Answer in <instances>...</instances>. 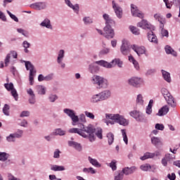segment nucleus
<instances>
[{"label":"nucleus","mask_w":180,"mask_h":180,"mask_svg":"<svg viewBox=\"0 0 180 180\" xmlns=\"http://www.w3.org/2000/svg\"><path fill=\"white\" fill-rule=\"evenodd\" d=\"M79 131L82 134H86V138L90 141V143H94L96 140V136H95V132L96 131V128L92 124H89L87 127H85L84 124L79 123L77 124Z\"/></svg>","instance_id":"nucleus-1"},{"label":"nucleus","mask_w":180,"mask_h":180,"mask_svg":"<svg viewBox=\"0 0 180 180\" xmlns=\"http://www.w3.org/2000/svg\"><path fill=\"white\" fill-rule=\"evenodd\" d=\"M106 119H110L107 121V124H115V123H119L121 126H129V120H126L123 115L119 114H105Z\"/></svg>","instance_id":"nucleus-2"},{"label":"nucleus","mask_w":180,"mask_h":180,"mask_svg":"<svg viewBox=\"0 0 180 180\" xmlns=\"http://www.w3.org/2000/svg\"><path fill=\"white\" fill-rule=\"evenodd\" d=\"M104 67L105 68H112L113 65L105 60L96 61L89 65V71L91 74H98L99 72V66Z\"/></svg>","instance_id":"nucleus-3"},{"label":"nucleus","mask_w":180,"mask_h":180,"mask_svg":"<svg viewBox=\"0 0 180 180\" xmlns=\"http://www.w3.org/2000/svg\"><path fill=\"white\" fill-rule=\"evenodd\" d=\"M91 82L94 85H97V89L108 88V80L103 77L94 75L92 77Z\"/></svg>","instance_id":"nucleus-4"},{"label":"nucleus","mask_w":180,"mask_h":180,"mask_svg":"<svg viewBox=\"0 0 180 180\" xmlns=\"http://www.w3.org/2000/svg\"><path fill=\"white\" fill-rule=\"evenodd\" d=\"M161 94H162V96H164V98H165L166 102L168 103V105H170V106H172V108H175V106H176V104L175 103V101L174 100V97L172 96L171 93H169L168 89H167L165 88H162L161 89Z\"/></svg>","instance_id":"nucleus-5"},{"label":"nucleus","mask_w":180,"mask_h":180,"mask_svg":"<svg viewBox=\"0 0 180 180\" xmlns=\"http://www.w3.org/2000/svg\"><path fill=\"white\" fill-rule=\"evenodd\" d=\"M64 113L68 115L70 119H72V126H75L76 123L79 122V118L77 115H75V111L69 108H65L63 110Z\"/></svg>","instance_id":"nucleus-6"},{"label":"nucleus","mask_w":180,"mask_h":180,"mask_svg":"<svg viewBox=\"0 0 180 180\" xmlns=\"http://www.w3.org/2000/svg\"><path fill=\"white\" fill-rule=\"evenodd\" d=\"M23 136V130L18 129L15 133L11 134L9 136H6V140L8 143H15L16 139H21Z\"/></svg>","instance_id":"nucleus-7"},{"label":"nucleus","mask_w":180,"mask_h":180,"mask_svg":"<svg viewBox=\"0 0 180 180\" xmlns=\"http://www.w3.org/2000/svg\"><path fill=\"white\" fill-rule=\"evenodd\" d=\"M4 87L8 91L11 92L12 96H13L15 101H18L19 98V95L18 94V91H16V89L13 86V83L11 82L10 84L6 83L4 84Z\"/></svg>","instance_id":"nucleus-8"},{"label":"nucleus","mask_w":180,"mask_h":180,"mask_svg":"<svg viewBox=\"0 0 180 180\" xmlns=\"http://www.w3.org/2000/svg\"><path fill=\"white\" fill-rule=\"evenodd\" d=\"M142 83L143 80L141 78L137 77H132L128 80L129 85L134 88H140Z\"/></svg>","instance_id":"nucleus-9"},{"label":"nucleus","mask_w":180,"mask_h":180,"mask_svg":"<svg viewBox=\"0 0 180 180\" xmlns=\"http://www.w3.org/2000/svg\"><path fill=\"white\" fill-rule=\"evenodd\" d=\"M104 30V37L105 39H113L115 37V31L112 29L110 25H107L103 28Z\"/></svg>","instance_id":"nucleus-10"},{"label":"nucleus","mask_w":180,"mask_h":180,"mask_svg":"<svg viewBox=\"0 0 180 180\" xmlns=\"http://www.w3.org/2000/svg\"><path fill=\"white\" fill-rule=\"evenodd\" d=\"M137 26L138 27H142V29L145 30H147V29H148V30H155V27L148 23L147 20H142L141 22H138Z\"/></svg>","instance_id":"nucleus-11"},{"label":"nucleus","mask_w":180,"mask_h":180,"mask_svg":"<svg viewBox=\"0 0 180 180\" xmlns=\"http://www.w3.org/2000/svg\"><path fill=\"white\" fill-rule=\"evenodd\" d=\"M120 51L123 56H127L130 53V42L129 41H123L120 48Z\"/></svg>","instance_id":"nucleus-12"},{"label":"nucleus","mask_w":180,"mask_h":180,"mask_svg":"<svg viewBox=\"0 0 180 180\" xmlns=\"http://www.w3.org/2000/svg\"><path fill=\"white\" fill-rule=\"evenodd\" d=\"M130 116L134 117L136 122H144V115L137 110H132L129 112Z\"/></svg>","instance_id":"nucleus-13"},{"label":"nucleus","mask_w":180,"mask_h":180,"mask_svg":"<svg viewBox=\"0 0 180 180\" xmlns=\"http://www.w3.org/2000/svg\"><path fill=\"white\" fill-rule=\"evenodd\" d=\"M30 8L34 9L35 11H42L47 8V3L46 2H36L30 4Z\"/></svg>","instance_id":"nucleus-14"},{"label":"nucleus","mask_w":180,"mask_h":180,"mask_svg":"<svg viewBox=\"0 0 180 180\" xmlns=\"http://www.w3.org/2000/svg\"><path fill=\"white\" fill-rule=\"evenodd\" d=\"M112 8L115 11V13L116 14L117 18H118V19H122L123 16V9H122L120 6L116 5V3L115 2V1H112Z\"/></svg>","instance_id":"nucleus-15"},{"label":"nucleus","mask_w":180,"mask_h":180,"mask_svg":"<svg viewBox=\"0 0 180 180\" xmlns=\"http://www.w3.org/2000/svg\"><path fill=\"white\" fill-rule=\"evenodd\" d=\"M136 167L133 166L131 167H127L122 169V170L121 171L123 176H124V175H131V174H134V172H136Z\"/></svg>","instance_id":"nucleus-16"},{"label":"nucleus","mask_w":180,"mask_h":180,"mask_svg":"<svg viewBox=\"0 0 180 180\" xmlns=\"http://www.w3.org/2000/svg\"><path fill=\"white\" fill-rule=\"evenodd\" d=\"M149 30L150 31L147 34L149 41L157 44L158 43V39H157V36L155 35V34H154L153 32L154 30Z\"/></svg>","instance_id":"nucleus-17"},{"label":"nucleus","mask_w":180,"mask_h":180,"mask_svg":"<svg viewBox=\"0 0 180 180\" xmlns=\"http://www.w3.org/2000/svg\"><path fill=\"white\" fill-rule=\"evenodd\" d=\"M132 50H134V51H135L138 56L146 54V47L144 46H137L136 45H133Z\"/></svg>","instance_id":"nucleus-18"},{"label":"nucleus","mask_w":180,"mask_h":180,"mask_svg":"<svg viewBox=\"0 0 180 180\" xmlns=\"http://www.w3.org/2000/svg\"><path fill=\"white\" fill-rule=\"evenodd\" d=\"M40 26L41 27H46V29H49L50 30H53V25H51V21L50 19L45 18L41 23Z\"/></svg>","instance_id":"nucleus-19"},{"label":"nucleus","mask_w":180,"mask_h":180,"mask_svg":"<svg viewBox=\"0 0 180 180\" xmlns=\"http://www.w3.org/2000/svg\"><path fill=\"white\" fill-rule=\"evenodd\" d=\"M69 147H73L77 151H82V146L81 143H78L77 142L69 141L68 142Z\"/></svg>","instance_id":"nucleus-20"},{"label":"nucleus","mask_w":180,"mask_h":180,"mask_svg":"<svg viewBox=\"0 0 180 180\" xmlns=\"http://www.w3.org/2000/svg\"><path fill=\"white\" fill-rule=\"evenodd\" d=\"M100 98H101V101H106V99H109L112 93L109 90L103 91L102 92L99 93Z\"/></svg>","instance_id":"nucleus-21"},{"label":"nucleus","mask_w":180,"mask_h":180,"mask_svg":"<svg viewBox=\"0 0 180 180\" xmlns=\"http://www.w3.org/2000/svg\"><path fill=\"white\" fill-rule=\"evenodd\" d=\"M25 68L30 72H32V74H36V69H34V66L30 61H25Z\"/></svg>","instance_id":"nucleus-22"},{"label":"nucleus","mask_w":180,"mask_h":180,"mask_svg":"<svg viewBox=\"0 0 180 180\" xmlns=\"http://www.w3.org/2000/svg\"><path fill=\"white\" fill-rule=\"evenodd\" d=\"M168 112H169V108H168V105H164L159 110L158 112L157 113V115L158 116H164V115H167V113H168Z\"/></svg>","instance_id":"nucleus-23"},{"label":"nucleus","mask_w":180,"mask_h":180,"mask_svg":"<svg viewBox=\"0 0 180 180\" xmlns=\"http://www.w3.org/2000/svg\"><path fill=\"white\" fill-rule=\"evenodd\" d=\"M151 143L155 147H160V146H162V141H161V139L158 137L153 136L151 138Z\"/></svg>","instance_id":"nucleus-24"},{"label":"nucleus","mask_w":180,"mask_h":180,"mask_svg":"<svg viewBox=\"0 0 180 180\" xmlns=\"http://www.w3.org/2000/svg\"><path fill=\"white\" fill-rule=\"evenodd\" d=\"M103 18L104 20H105V25H115V20H113L108 14L107 13L103 14Z\"/></svg>","instance_id":"nucleus-25"},{"label":"nucleus","mask_w":180,"mask_h":180,"mask_svg":"<svg viewBox=\"0 0 180 180\" xmlns=\"http://www.w3.org/2000/svg\"><path fill=\"white\" fill-rule=\"evenodd\" d=\"M65 2L66 4V5H68V6H69V8H71L72 9H73V11H75L76 12H79V5H78L77 4L74 6V5H72V3H71V1H70V0H65Z\"/></svg>","instance_id":"nucleus-26"},{"label":"nucleus","mask_w":180,"mask_h":180,"mask_svg":"<svg viewBox=\"0 0 180 180\" xmlns=\"http://www.w3.org/2000/svg\"><path fill=\"white\" fill-rule=\"evenodd\" d=\"M52 134L53 136H65L67 134V131L65 130H63L61 128H58L54 129Z\"/></svg>","instance_id":"nucleus-27"},{"label":"nucleus","mask_w":180,"mask_h":180,"mask_svg":"<svg viewBox=\"0 0 180 180\" xmlns=\"http://www.w3.org/2000/svg\"><path fill=\"white\" fill-rule=\"evenodd\" d=\"M69 133H75L77 134H79V136H82V137H83L84 139H86V137H88L86 136V134H82L80 132L79 129L78 128H71L68 130Z\"/></svg>","instance_id":"nucleus-28"},{"label":"nucleus","mask_w":180,"mask_h":180,"mask_svg":"<svg viewBox=\"0 0 180 180\" xmlns=\"http://www.w3.org/2000/svg\"><path fill=\"white\" fill-rule=\"evenodd\" d=\"M65 54V51H64V49H60L58 51V58H57L58 64H61V61L64 60Z\"/></svg>","instance_id":"nucleus-29"},{"label":"nucleus","mask_w":180,"mask_h":180,"mask_svg":"<svg viewBox=\"0 0 180 180\" xmlns=\"http://www.w3.org/2000/svg\"><path fill=\"white\" fill-rule=\"evenodd\" d=\"M90 102L91 103H98V102H102V98H101V95L99 94L93 95L90 98Z\"/></svg>","instance_id":"nucleus-30"},{"label":"nucleus","mask_w":180,"mask_h":180,"mask_svg":"<svg viewBox=\"0 0 180 180\" xmlns=\"http://www.w3.org/2000/svg\"><path fill=\"white\" fill-rule=\"evenodd\" d=\"M88 160L90 162V164H91L92 165H94L96 168H101V163H99V162H98V160L96 159H94L91 156H89L88 157Z\"/></svg>","instance_id":"nucleus-31"},{"label":"nucleus","mask_w":180,"mask_h":180,"mask_svg":"<svg viewBox=\"0 0 180 180\" xmlns=\"http://www.w3.org/2000/svg\"><path fill=\"white\" fill-rule=\"evenodd\" d=\"M165 50L167 54H172L174 57H176V51H175L169 45H167L165 47Z\"/></svg>","instance_id":"nucleus-32"},{"label":"nucleus","mask_w":180,"mask_h":180,"mask_svg":"<svg viewBox=\"0 0 180 180\" xmlns=\"http://www.w3.org/2000/svg\"><path fill=\"white\" fill-rule=\"evenodd\" d=\"M110 64H111L112 67H115V65H117L119 68H122V67H123V61L120 60V59L119 58H115L112 60V61L110 63Z\"/></svg>","instance_id":"nucleus-33"},{"label":"nucleus","mask_w":180,"mask_h":180,"mask_svg":"<svg viewBox=\"0 0 180 180\" xmlns=\"http://www.w3.org/2000/svg\"><path fill=\"white\" fill-rule=\"evenodd\" d=\"M51 170L54 171L55 172L57 171H65V167L64 166H58L57 165H51Z\"/></svg>","instance_id":"nucleus-34"},{"label":"nucleus","mask_w":180,"mask_h":180,"mask_svg":"<svg viewBox=\"0 0 180 180\" xmlns=\"http://www.w3.org/2000/svg\"><path fill=\"white\" fill-rule=\"evenodd\" d=\"M106 137L108 139L109 146H112L113 144V141H115V134L112 132H109L107 134Z\"/></svg>","instance_id":"nucleus-35"},{"label":"nucleus","mask_w":180,"mask_h":180,"mask_svg":"<svg viewBox=\"0 0 180 180\" xmlns=\"http://www.w3.org/2000/svg\"><path fill=\"white\" fill-rule=\"evenodd\" d=\"M162 74L164 79L166 80L167 82H171V75L169 74V72L162 70Z\"/></svg>","instance_id":"nucleus-36"},{"label":"nucleus","mask_w":180,"mask_h":180,"mask_svg":"<svg viewBox=\"0 0 180 180\" xmlns=\"http://www.w3.org/2000/svg\"><path fill=\"white\" fill-rule=\"evenodd\" d=\"M124 176L122 171H117L114 174V180H123Z\"/></svg>","instance_id":"nucleus-37"},{"label":"nucleus","mask_w":180,"mask_h":180,"mask_svg":"<svg viewBox=\"0 0 180 180\" xmlns=\"http://www.w3.org/2000/svg\"><path fill=\"white\" fill-rule=\"evenodd\" d=\"M11 155L5 152H0V161H6Z\"/></svg>","instance_id":"nucleus-38"},{"label":"nucleus","mask_w":180,"mask_h":180,"mask_svg":"<svg viewBox=\"0 0 180 180\" xmlns=\"http://www.w3.org/2000/svg\"><path fill=\"white\" fill-rule=\"evenodd\" d=\"M102 128L98 127L97 129H96L95 135L96 136V137H98V139H100V140H102V139H103V135L102 134Z\"/></svg>","instance_id":"nucleus-39"},{"label":"nucleus","mask_w":180,"mask_h":180,"mask_svg":"<svg viewBox=\"0 0 180 180\" xmlns=\"http://www.w3.org/2000/svg\"><path fill=\"white\" fill-rule=\"evenodd\" d=\"M37 91L39 95H46V87L44 86H37Z\"/></svg>","instance_id":"nucleus-40"},{"label":"nucleus","mask_w":180,"mask_h":180,"mask_svg":"<svg viewBox=\"0 0 180 180\" xmlns=\"http://www.w3.org/2000/svg\"><path fill=\"white\" fill-rule=\"evenodd\" d=\"M129 29L133 34H135L136 36H139V34H140V30H139V28L136 27L131 25Z\"/></svg>","instance_id":"nucleus-41"},{"label":"nucleus","mask_w":180,"mask_h":180,"mask_svg":"<svg viewBox=\"0 0 180 180\" xmlns=\"http://www.w3.org/2000/svg\"><path fill=\"white\" fill-rule=\"evenodd\" d=\"M83 22L86 25H91V23H94V20L90 17H84L83 18Z\"/></svg>","instance_id":"nucleus-42"},{"label":"nucleus","mask_w":180,"mask_h":180,"mask_svg":"<svg viewBox=\"0 0 180 180\" xmlns=\"http://www.w3.org/2000/svg\"><path fill=\"white\" fill-rule=\"evenodd\" d=\"M48 99L49 102H51L52 103L58 99V96L56 94H50L48 97Z\"/></svg>","instance_id":"nucleus-43"},{"label":"nucleus","mask_w":180,"mask_h":180,"mask_svg":"<svg viewBox=\"0 0 180 180\" xmlns=\"http://www.w3.org/2000/svg\"><path fill=\"white\" fill-rule=\"evenodd\" d=\"M121 131H122L123 140H124L125 144H128L129 139H127V134H126V129H122Z\"/></svg>","instance_id":"nucleus-44"},{"label":"nucleus","mask_w":180,"mask_h":180,"mask_svg":"<svg viewBox=\"0 0 180 180\" xmlns=\"http://www.w3.org/2000/svg\"><path fill=\"white\" fill-rule=\"evenodd\" d=\"M9 105L8 104H5L4 108H3V112L4 115H6V116H9Z\"/></svg>","instance_id":"nucleus-45"},{"label":"nucleus","mask_w":180,"mask_h":180,"mask_svg":"<svg viewBox=\"0 0 180 180\" xmlns=\"http://www.w3.org/2000/svg\"><path fill=\"white\" fill-rule=\"evenodd\" d=\"M148 158H151V153H146L143 156H141L140 158V160H141L142 161H144L146 160H148Z\"/></svg>","instance_id":"nucleus-46"},{"label":"nucleus","mask_w":180,"mask_h":180,"mask_svg":"<svg viewBox=\"0 0 180 180\" xmlns=\"http://www.w3.org/2000/svg\"><path fill=\"white\" fill-rule=\"evenodd\" d=\"M83 172H86L87 174H89V172H91V174H96V172L92 167H89V168L85 167V168H84L83 169Z\"/></svg>","instance_id":"nucleus-47"},{"label":"nucleus","mask_w":180,"mask_h":180,"mask_svg":"<svg viewBox=\"0 0 180 180\" xmlns=\"http://www.w3.org/2000/svg\"><path fill=\"white\" fill-rule=\"evenodd\" d=\"M136 103H139V105H143V103H144V100H143V96L141 94L137 96Z\"/></svg>","instance_id":"nucleus-48"},{"label":"nucleus","mask_w":180,"mask_h":180,"mask_svg":"<svg viewBox=\"0 0 180 180\" xmlns=\"http://www.w3.org/2000/svg\"><path fill=\"white\" fill-rule=\"evenodd\" d=\"M34 75H36V73H32V72H30L29 81L30 85H33V82L34 81Z\"/></svg>","instance_id":"nucleus-49"},{"label":"nucleus","mask_w":180,"mask_h":180,"mask_svg":"<svg viewBox=\"0 0 180 180\" xmlns=\"http://www.w3.org/2000/svg\"><path fill=\"white\" fill-rule=\"evenodd\" d=\"M7 13H8V15H9L10 18H11V19H13V20H14L15 22H19V19H18V17H16V15L12 14V13H11V11H7Z\"/></svg>","instance_id":"nucleus-50"},{"label":"nucleus","mask_w":180,"mask_h":180,"mask_svg":"<svg viewBox=\"0 0 180 180\" xmlns=\"http://www.w3.org/2000/svg\"><path fill=\"white\" fill-rule=\"evenodd\" d=\"M28 101L30 105H34L36 103V96H30Z\"/></svg>","instance_id":"nucleus-51"},{"label":"nucleus","mask_w":180,"mask_h":180,"mask_svg":"<svg viewBox=\"0 0 180 180\" xmlns=\"http://www.w3.org/2000/svg\"><path fill=\"white\" fill-rule=\"evenodd\" d=\"M84 114L86 116V117H89V119H91L92 120H94V119H95V115L92 112L85 111Z\"/></svg>","instance_id":"nucleus-52"},{"label":"nucleus","mask_w":180,"mask_h":180,"mask_svg":"<svg viewBox=\"0 0 180 180\" xmlns=\"http://www.w3.org/2000/svg\"><path fill=\"white\" fill-rule=\"evenodd\" d=\"M110 167L112 168V171H116V169H117V167L116 166V160H112L110 163Z\"/></svg>","instance_id":"nucleus-53"},{"label":"nucleus","mask_w":180,"mask_h":180,"mask_svg":"<svg viewBox=\"0 0 180 180\" xmlns=\"http://www.w3.org/2000/svg\"><path fill=\"white\" fill-rule=\"evenodd\" d=\"M110 51V49L106 48V49H102L100 52H99V56H105L106 54H108Z\"/></svg>","instance_id":"nucleus-54"},{"label":"nucleus","mask_w":180,"mask_h":180,"mask_svg":"<svg viewBox=\"0 0 180 180\" xmlns=\"http://www.w3.org/2000/svg\"><path fill=\"white\" fill-rule=\"evenodd\" d=\"M165 158L167 161H171V160H175V155H171L169 153L166 154Z\"/></svg>","instance_id":"nucleus-55"},{"label":"nucleus","mask_w":180,"mask_h":180,"mask_svg":"<svg viewBox=\"0 0 180 180\" xmlns=\"http://www.w3.org/2000/svg\"><path fill=\"white\" fill-rule=\"evenodd\" d=\"M161 34L162 36V37H169V33L168 32V30H165V29H162L161 30Z\"/></svg>","instance_id":"nucleus-56"},{"label":"nucleus","mask_w":180,"mask_h":180,"mask_svg":"<svg viewBox=\"0 0 180 180\" xmlns=\"http://www.w3.org/2000/svg\"><path fill=\"white\" fill-rule=\"evenodd\" d=\"M11 61V53L7 54L6 58H5V65L6 67H8V64H9V62Z\"/></svg>","instance_id":"nucleus-57"},{"label":"nucleus","mask_w":180,"mask_h":180,"mask_svg":"<svg viewBox=\"0 0 180 180\" xmlns=\"http://www.w3.org/2000/svg\"><path fill=\"white\" fill-rule=\"evenodd\" d=\"M18 124L22 127H27V121L26 120H22Z\"/></svg>","instance_id":"nucleus-58"},{"label":"nucleus","mask_w":180,"mask_h":180,"mask_svg":"<svg viewBox=\"0 0 180 180\" xmlns=\"http://www.w3.org/2000/svg\"><path fill=\"white\" fill-rule=\"evenodd\" d=\"M53 77H54V74L51 73V74L46 75L44 77V79H45V81H51V79H53Z\"/></svg>","instance_id":"nucleus-59"},{"label":"nucleus","mask_w":180,"mask_h":180,"mask_svg":"<svg viewBox=\"0 0 180 180\" xmlns=\"http://www.w3.org/2000/svg\"><path fill=\"white\" fill-rule=\"evenodd\" d=\"M167 178L169 180H175L176 179V176L175 175V173H172V174H167Z\"/></svg>","instance_id":"nucleus-60"},{"label":"nucleus","mask_w":180,"mask_h":180,"mask_svg":"<svg viewBox=\"0 0 180 180\" xmlns=\"http://www.w3.org/2000/svg\"><path fill=\"white\" fill-rule=\"evenodd\" d=\"M60 150L56 149L53 153V158H60Z\"/></svg>","instance_id":"nucleus-61"},{"label":"nucleus","mask_w":180,"mask_h":180,"mask_svg":"<svg viewBox=\"0 0 180 180\" xmlns=\"http://www.w3.org/2000/svg\"><path fill=\"white\" fill-rule=\"evenodd\" d=\"M155 127L157 130H164V124H156Z\"/></svg>","instance_id":"nucleus-62"},{"label":"nucleus","mask_w":180,"mask_h":180,"mask_svg":"<svg viewBox=\"0 0 180 180\" xmlns=\"http://www.w3.org/2000/svg\"><path fill=\"white\" fill-rule=\"evenodd\" d=\"M79 121L82 122V123H85L86 120L85 118V115L82 114L79 115Z\"/></svg>","instance_id":"nucleus-63"},{"label":"nucleus","mask_w":180,"mask_h":180,"mask_svg":"<svg viewBox=\"0 0 180 180\" xmlns=\"http://www.w3.org/2000/svg\"><path fill=\"white\" fill-rule=\"evenodd\" d=\"M8 180H20V179H18V178L15 177L11 174H8Z\"/></svg>","instance_id":"nucleus-64"}]
</instances>
